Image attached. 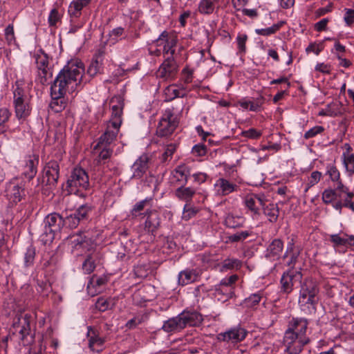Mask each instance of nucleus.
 I'll return each instance as SVG.
<instances>
[{
	"label": "nucleus",
	"instance_id": "1",
	"mask_svg": "<svg viewBox=\"0 0 354 354\" xmlns=\"http://www.w3.org/2000/svg\"><path fill=\"white\" fill-rule=\"evenodd\" d=\"M84 69L83 63L79 60H71L60 71L50 86V91H54L55 95H65L71 86L77 85L82 79V73Z\"/></svg>",
	"mask_w": 354,
	"mask_h": 354
},
{
	"label": "nucleus",
	"instance_id": "2",
	"mask_svg": "<svg viewBox=\"0 0 354 354\" xmlns=\"http://www.w3.org/2000/svg\"><path fill=\"white\" fill-rule=\"evenodd\" d=\"M203 322V317L199 312L185 309L177 316L165 321L161 329L165 333H179L187 326H199Z\"/></svg>",
	"mask_w": 354,
	"mask_h": 354
},
{
	"label": "nucleus",
	"instance_id": "3",
	"mask_svg": "<svg viewBox=\"0 0 354 354\" xmlns=\"http://www.w3.org/2000/svg\"><path fill=\"white\" fill-rule=\"evenodd\" d=\"M73 247L75 250L85 249L89 253L86 255L82 263V269L86 274L93 272L96 264L100 263L102 258L100 252L96 250V246L91 238L82 234H76L71 236Z\"/></svg>",
	"mask_w": 354,
	"mask_h": 354
},
{
	"label": "nucleus",
	"instance_id": "4",
	"mask_svg": "<svg viewBox=\"0 0 354 354\" xmlns=\"http://www.w3.org/2000/svg\"><path fill=\"white\" fill-rule=\"evenodd\" d=\"M30 319L31 315L28 313H18L13 318L10 328L12 336L24 346L31 344L34 339V333L30 327Z\"/></svg>",
	"mask_w": 354,
	"mask_h": 354
},
{
	"label": "nucleus",
	"instance_id": "5",
	"mask_svg": "<svg viewBox=\"0 0 354 354\" xmlns=\"http://www.w3.org/2000/svg\"><path fill=\"white\" fill-rule=\"evenodd\" d=\"M308 322L306 319L293 318L288 325L283 338V342H287V337L292 340V343L299 344H308L310 342L309 337L306 336Z\"/></svg>",
	"mask_w": 354,
	"mask_h": 354
},
{
	"label": "nucleus",
	"instance_id": "6",
	"mask_svg": "<svg viewBox=\"0 0 354 354\" xmlns=\"http://www.w3.org/2000/svg\"><path fill=\"white\" fill-rule=\"evenodd\" d=\"M301 283L299 304L301 306H308V308L310 306L315 311V306L318 302L317 295L319 292L317 282L312 278H306Z\"/></svg>",
	"mask_w": 354,
	"mask_h": 354
},
{
	"label": "nucleus",
	"instance_id": "7",
	"mask_svg": "<svg viewBox=\"0 0 354 354\" xmlns=\"http://www.w3.org/2000/svg\"><path fill=\"white\" fill-rule=\"evenodd\" d=\"M89 186V178L86 170L82 167L74 168L66 181L68 192L75 194L82 189L86 190Z\"/></svg>",
	"mask_w": 354,
	"mask_h": 354
},
{
	"label": "nucleus",
	"instance_id": "8",
	"mask_svg": "<svg viewBox=\"0 0 354 354\" xmlns=\"http://www.w3.org/2000/svg\"><path fill=\"white\" fill-rule=\"evenodd\" d=\"M178 124L179 120L178 116L174 115V109H167L158 122L156 135L158 137L167 138L174 133Z\"/></svg>",
	"mask_w": 354,
	"mask_h": 354
},
{
	"label": "nucleus",
	"instance_id": "9",
	"mask_svg": "<svg viewBox=\"0 0 354 354\" xmlns=\"http://www.w3.org/2000/svg\"><path fill=\"white\" fill-rule=\"evenodd\" d=\"M44 223V232L42 234L43 241L45 243L52 242L56 234L59 233L64 225V218L58 213L53 212L46 216Z\"/></svg>",
	"mask_w": 354,
	"mask_h": 354
},
{
	"label": "nucleus",
	"instance_id": "10",
	"mask_svg": "<svg viewBox=\"0 0 354 354\" xmlns=\"http://www.w3.org/2000/svg\"><path fill=\"white\" fill-rule=\"evenodd\" d=\"M13 94L15 115L19 120L23 122L30 116L32 107L29 100L25 97L23 88L17 86Z\"/></svg>",
	"mask_w": 354,
	"mask_h": 354
},
{
	"label": "nucleus",
	"instance_id": "11",
	"mask_svg": "<svg viewBox=\"0 0 354 354\" xmlns=\"http://www.w3.org/2000/svg\"><path fill=\"white\" fill-rule=\"evenodd\" d=\"M6 196L8 200V205L10 207L17 205L19 203L26 199V191L25 183L13 179L7 185Z\"/></svg>",
	"mask_w": 354,
	"mask_h": 354
},
{
	"label": "nucleus",
	"instance_id": "12",
	"mask_svg": "<svg viewBox=\"0 0 354 354\" xmlns=\"http://www.w3.org/2000/svg\"><path fill=\"white\" fill-rule=\"evenodd\" d=\"M302 274L299 271L289 269L284 272L280 279L281 292L288 295L292 290L295 281H301Z\"/></svg>",
	"mask_w": 354,
	"mask_h": 354
},
{
	"label": "nucleus",
	"instance_id": "13",
	"mask_svg": "<svg viewBox=\"0 0 354 354\" xmlns=\"http://www.w3.org/2000/svg\"><path fill=\"white\" fill-rule=\"evenodd\" d=\"M38 164L39 156L37 155L32 154L26 157L21 166V177L28 181L32 180L37 174Z\"/></svg>",
	"mask_w": 354,
	"mask_h": 354
},
{
	"label": "nucleus",
	"instance_id": "14",
	"mask_svg": "<svg viewBox=\"0 0 354 354\" xmlns=\"http://www.w3.org/2000/svg\"><path fill=\"white\" fill-rule=\"evenodd\" d=\"M178 65L174 57H167L160 66L157 76L165 80L173 79L178 71Z\"/></svg>",
	"mask_w": 354,
	"mask_h": 354
},
{
	"label": "nucleus",
	"instance_id": "15",
	"mask_svg": "<svg viewBox=\"0 0 354 354\" xmlns=\"http://www.w3.org/2000/svg\"><path fill=\"white\" fill-rule=\"evenodd\" d=\"M59 176V165L55 160L46 163L44 169L43 183L50 186H55Z\"/></svg>",
	"mask_w": 354,
	"mask_h": 354
},
{
	"label": "nucleus",
	"instance_id": "16",
	"mask_svg": "<svg viewBox=\"0 0 354 354\" xmlns=\"http://www.w3.org/2000/svg\"><path fill=\"white\" fill-rule=\"evenodd\" d=\"M145 216L147 217L144 223L145 231L155 236L160 225L159 213L155 209H147L145 212Z\"/></svg>",
	"mask_w": 354,
	"mask_h": 354
},
{
	"label": "nucleus",
	"instance_id": "17",
	"mask_svg": "<svg viewBox=\"0 0 354 354\" xmlns=\"http://www.w3.org/2000/svg\"><path fill=\"white\" fill-rule=\"evenodd\" d=\"M248 331L241 326H236L220 333L219 339L224 342L238 343L243 341L247 336Z\"/></svg>",
	"mask_w": 354,
	"mask_h": 354
},
{
	"label": "nucleus",
	"instance_id": "18",
	"mask_svg": "<svg viewBox=\"0 0 354 354\" xmlns=\"http://www.w3.org/2000/svg\"><path fill=\"white\" fill-rule=\"evenodd\" d=\"M265 197L263 195L249 194L244 198L245 207L254 216L260 215V208L265 206Z\"/></svg>",
	"mask_w": 354,
	"mask_h": 354
},
{
	"label": "nucleus",
	"instance_id": "19",
	"mask_svg": "<svg viewBox=\"0 0 354 354\" xmlns=\"http://www.w3.org/2000/svg\"><path fill=\"white\" fill-rule=\"evenodd\" d=\"M214 188L216 195L224 196L238 191L239 186L224 178H219L214 184Z\"/></svg>",
	"mask_w": 354,
	"mask_h": 354
},
{
	"label": "nucleus",
	"instance_id": "20",
	"mask_svg": "<svg viewBox=\"0 0 354 354\" xmlns=\"http://www.w3.org/2000/svg\"><path fill=\"white\" fill-rule=\"evenodd\" d=\"M238 276L236 274H232L229 277L223 279L220 283L218 285V287L215 289V295L218 297L219 300L226 301L229 298L232 297V290L230 289L228 292L224 293L223 289L221 288L223 286L229 287L234 284L238 280Z\"/></svg>",
	"mask_w": 354,
	"mask_h": 354
},
{
	"label": "nucleus",
	"instance_id": "21",
	"mask_svg": "<svg viewBox=\"0 0 354 354\" xmlns=\"http://www.w3.org/2000/svg\"><path fill=\"white\" fill-rule=\"evenodd\" d=\"M119 130L120 127H113V124L107 123L106 129L104 133L99 138L98 142L94 147V149H97V148L100 146H109L115 140Z\"/></svg>",
	"mask_w": 354,
	"mask_h": 354
},
{
	"label": "nucleus",
	"instance_id": "22",
	"mask_svg": "<svg viewBox=\"0 0 354 354\" xmlns=\"http://www.w3.org/2000/svg\"><path fill=\"white\" fill-rule=\"evenodd\" d=\"M149 157L146 154L142 155L133 165V178L139 179L143 176L149 168Z\"/></svg>",
	"mask_w": 354,
	"mask_h": 354
},
{
	"label": "nucleus",
	"instance_id": "23",
	"mask_svg": "<svg viewBox=\"0 0 354 354\" xmlns=\"http://www.w3.org/2000/svg\"><path fill=\"white\" fill-rule=\"evenodd\" d=\"M283 249V241L279 239H275L267 248L266 257L273 261L277 260L280 258Z\"/></svg>",
	"mask_w": 354,
	"mask_h": 354
},
{
	"label": "nucleus",
	"instance_id": "24",
	"mask_svg": "<svg viewBox=\"0 0 354 354\" xmlns=\"http://www.w3.org/2000/svg\"><path fill=\"white\" fill-rule=\"evenodd\" d=\"M199 277L198 272L194 269H186L179 272L178 284L185 286L196 281Z\"/></svg>",
	"mask_w": 354,
	"mask_h": 354
},
{
	"label": "nucleus",
	"instance_id": "25",
	"mask_svg": "<svg viewBox=\"0 0 354 354\" xmlns=\"http://www.w3.org/2000/svg\"><path fill=\"white\" fill-rule=\"evenodd\" d=\"M52 100L49 107L55 113L62 112L66 106V102L64 98V95H55L53 91H50Z\"/></svg>",
	"mask_w": 354,
	"mask_h": 354
},
{
	"label": "nucleus",
	"instance_id": "26",
	"mask_svg": "<svg viewBox=\"0 0 354 354\" xmlns=\"http://www.w3.org/2000/svg\"><path fill=\"white\" fill-rule=\"evenodd\" d=\"M266 201H265V206L261 207L263 210V214L268 216L270 222L275 223L278 219L279 214L277 205L273 203L266 205Z\"/></svg>",
	"mask_w": 354,
	"mask_h": 354
},
{
	"label": "nucleus",
	"instance_id": "27",
	"mask_svg": "<svg viewBox=\"0 0 354 354\" xmlns=\"http://www.w3.org/2000/svg\"><path fill=\"white\" fill-rule=\"evenodd\" d=\"M196 194V190L192 187H186L184 185H181L175 192V195L180 200L187 202L192 200V197Z\"/></svg>",
	"mask_w": 354,
	"mask_h": 354
},
{
	"label": "nucleus",
	"instance_id": "28",
	"mask_svg": "<svg viewBox=\"0 0 354 354\" xmlns=\"http://www.w3.org/2000/svg\"><path fill=\"white\" fill-rule=\"evenodd\" d=\"M188 169L185 165L178 166L172 172V178L181 185H185L187 182Z\"/></svg>",
	"mask_w": 354,
	"mask_h": 354
},
{
	"label": "nucleus",
	"instance_id": "29",
	"mask_svg": "<svg viewBox=\"0 0 354 354\" xmlns=\"http://www.w3.org/2000/svg\"><path fill=\"white\" fill-rule=\"evenodd\" d=\"M245 218L242 216L228 214L225 218L224 223L229 228H239L243 226Z\"/></svg>",
	"mask_w": 354,
	"mask_h": 354
},
{
	"label": "nucleus",
	"instance_id": "30",
	"mask_svg": "<svg viewBox=\"0 0 354 354\" xmlns=\"http://www.w3.org/2000/svg\"><path fill=\"white\" fill-rule=\"evenodd\" d=\"M91 1V0L73 1L69 6V13L71 14V15H73L76 17L80 16L81 10L83 9V8L88 5Z\"/></svg>",
	"mask_w": 354,
	"mask_h": 354
},
{
	"label": "nucleus",
	"instance_id": "31",
	"mask_svg": "<svg viewBox=\"0 0 354 354\" xmlns=\"http://www.w3.org/2000/svg\"><path fill=\"white\" fill-rule=\"evenodd\" d=\"M93 335L88 339V346L93 351L99 353L102 351L105 340L96 335L94 331H93Z\"/></svg>",
	"mask_w": 354,
	"mask_h": 354
},
{
	"label": "nucleus",
	"instance_id": "32",
	"mask_svg": "<svg viewBox=\"0 0 354 354\" xmlns=\"http://www.w3.org/2000/svg\"><path fill=\"white\" fill-rule=\"evenodd\" d=\"M151 202H152V198H146L144 200H142L138 203H136L132 209L131 210V214L133 217H137L140 215H145L144 214L140 213L141 211H142L145 207L149 206L151 207Z\"/></svg>",
	"mask_w": 354,
	"mask_h": 354
},
{
	"label": "nucleus",
	"instance_id": "33",
	"mask_svg": "<svg viewBox=\"0 0 354 354\" xmlns=\"http://www.w3.org/2000/svg\"><path fill=\"white\" fill-rule=\"evenodd\" d=\"M93 210L92 205L84 204L80 206L73 214V216L78 218L79 223L86 221L88 218V214Z\"/></svg>",
	"mask_w": 354,
	"mask_h": 354
},
{
	"label": "nucleus",
	"instance_id": "34",
	"mask_svg": "<svg viewBox=\"0 0 354 354\" xmlns=\"http://www.w3.org/2000/svg\"><path fill=\"white\" fill-rule=\"evenodd\" d=\"M218 0H201L198 10L203 15H210L214 10V3Z\"/></svg>",
	"mask_w": 354,
	"mask_h": 354
},
{
	"label": "nucleus",
	"instance_id": "35",
	"mask_svg": "<svg viewBox=\"0 0 354 354\" xmlns=\"http://www.w3.org/2000/svg\"><path fill=\"white\" fill-rule=\"evenodd\" d=\"M148 318L149 316L147 313L138 314L133 317L132 319H129L125 326L128 329H134L138 325L142 324V323L147 321Z\"/></svg>",
	"mask_w": 354,
	"mask_h": 354
},
{
	"label": "nucleus",
	"instance_id": "36",
	"mask_svg": "<svg viewBox=\"0 0 354 354\" xmlns=\"http://www.w3.org/2000/svg\"><path fill=\"white\" fill-rule=\"evenodd\" d=\"M177 39L173 35H170L167 40H165V44L163 47V54L170 55V57H173L174 54L175 53L174 47L176 46Z\"/></svg>",
	"mask_w": 354,
	"mask_h": 354
},
{
	"label": "nucleus",
	"instance_id": "37",
	"mask_svg": "<svg viewBox=\"0 0 354 354\" xmlns=\"http://www.w3.org/2000/svg\"><path fill=\"white\" fill-rule=\"evenodd\" d=\"M292 342V340H291L290 336H288L287 337V342H284V345L286 346L285 352L287 353V354H301L304 345Z\"/></svg>",
	"mask_w": 354,
	"mask_h": 354
},
{
	"label": "nucleus",
	"instance_id": "38",
	"mask_svg": "<svg viewBox=\"0 0 354 354\" xmlns=\"http://www.w3.org/2000/svg\"><path fill=\"white\" fill-rule=\"evenodd\" d=\"M325 175L328 176L332 182L337 181L341 178L340 172L335 163H328L326 165Z\"/></svg>",
	"mask_w": 354,
	"mask_h": 354
},
{
	"label": "nucleus",
	"instance_id": "39",
	"mask_svg": "<svg viewBox=\"0 0 354 354\" xmlns=\"http://www.w3.org/2000/svg\"><path fill=\"white\" fill-rule=\"evenodd\" d=\"M342 163L348 175H354V154L342 155Z\"/></svg>",
	"mask_w": 354,
	"mask_h": 354
},
{
	"label": "nucleus",
	"instance_id": "40",
	"mask_svg": "<svg viewBox=\"0 0 354 354\" xmlns=\"http://www.w3.org/2000/svg\"><path fill=\"white\" fill-rule=\"evenodd\" d=\"M11 116L10 111L7 108L0 109V134L7 131L6 122Z\"/></svg>",
	"mask_w": 354,
	"mask_h": 354
},
{
	"label": "nucleus",
	"instance_id": "41",
	"mask_svg": "<svg viewBox=\"0 0 354 354\" xmlns=\"http://www.w3.org/2000/svg\"><path fill=\"white\" fill-rule=\"evenodd\" d=\"M262 299V293L259 292L257 293L252 294L248 297L243 300V305L247 308H254L257 306Z\"/></svg>",
	"mask_w": 354,
	"mask_h": 354
},
{
	"label": "nucleus",
	"instance_id": "42",
	"mask_svg": "<svg viewBox=\"0 0 354 354\" xmlns=\"http://www.w3.org/2000/svg\"><path fill=\"white\" fill-rule=\"evenodd\" d=\"M252 234V232L248 230L237 232L235 234H231L227 237V241L230 243L243 242L248 239Z\"/></svg>",
	"mask_w": 354,
	"mask_h": 354
},
{
	"label": "nucleus",
	"instance_id": "43",
	"mask_svg": "<svg viewBox=\"0 0 354 354\" xmlns=\"http://www.w3.org/2000/svg\"><path fill=\"white\" fill-rule=\"evenodd\" d=\"M35 254V248L32 245H29L24 254V266L26 267H30L34 264Z\"/></svg>",
	"mask_w": 354,
	"mask_h": 354
},
{
	"label": "nucleus",
	"instance_id": "44",
	"mask_svg": "<svg viewBox=\"0 0 354 354\" xmlns=\"http://www.w3.org/2000/svg\"><path fill=\"white\" fill-rule=\"evenodd\" d=\"M283 24L284 21H280L269 28L257 29L255 32L259 35L268 36L277 32Z\"/></svg>",
	"mask_w": 354,
	"mask_h": 354
},
{
	"label": "nucleus",
	"instance_id": "45",
	"mask_svg": "<svg viewBox=\"0 0 354 354\" xmlns=\"http://www.w3.org/2000/svg\"><path fill=\"white\" fill-rule=\"evenodd\" d=\"M242 266V262L237 259H226L222 263L221 270L225 271L232 269H239Z\"/></svg>",
	"mask_w": 354,
	"mask_h": 354
},
{
	"label": "nucleus",
	"instance_id": "46",
	"mask_svg": "<svg viewBox=\"0 0 354 354\" xmlns=\"http://www.w3.org/2000/svg\"><path fill=\"white\" fill-rule=\"evenodd\" d=\"M102 60L97 59H93L87 68V74L91 77H93L97 73H100L102 68Z\"/></svg>",
	"mask_w": 354,
	"mask_h": 354
},
{
	"label": "nucleus",
	"instance_id": "47",
	"mask_svg": "<svg viewBox=\"0 0 354 354\" xmlns=\"http://www.w3.org/2000/svg\"><path fill=\"white\" fill-rule=\"evenodd\" d=\"M53 76V73L50 68H44L38 69V80L41 84H48V80Z\"/></svg>",
	"mask_w": 354,
	"mask_h": 354
},
{
	"label": "nucleus",
	"instance_id": "48",
	"mask_svg": "<svg viewBox=\"0 0 354 354\" xmlns=\"http://www.w3.org/2000/svg\"><path fill=\"white\" fill-rule=\"evenodd\" d=\"M124 34V29L122 27H117L113 28L109 33V41L112 44H115L121 39L122 37Z\"/></svg>",
	"mask_w": 354,
	"mask_h": 354
},
{
	"label": "nucleus",
	"instance_id": "49",
	"mask_svg": "<svg viewBox=\"0 0 354 354\" xmlns=\"http://www.w3.org/2000/svg\"><path fill=\"white\" fill-rule=\"evenodd\" d=\"M109 104L111 111H123L124 98L121 95H115L111 99Z\"/></svg>",
	"mask_w": 354,
	"mask_h": 354
},
{
	"label": "nucleus",
	"instance_id": "50",
	"mask_svg": "<svg viewBox=\"0 0 354 354\" xmlns=\"http://www.w3.org/2000/svg\"><path fill=\"white\" fill-rule=\"evenodd\" d=\"M322 176V174L318 171H314L310 174V176L308 178L306 187L305 192H307L310 187L317 184Z\"/></svg>",
	"mask_w": 354,
	"mask_h": 354
},
{
	"label": "nucleus",
	"instance_id": "51",
	"mask_svg": "<svg viewBox=\"0 0 354 354\" xmlns=\"http://www.w3.org/2000/svg\"><path fill=\"white\" fill-rule=\"evenodd\" d=\"M41 266L43 270H46L48 272H53L56 268V260L53 257L48 259L44 258L41 263Z\"/></svg>",
	"mask_w": 354,
	"mask_h": 354
},
{
	"label": "nucleus",
	"instance_id": "52",
	"mask_svg": "<svg viewBox=\"0 0 354 354\" xmlns=\"http://www.w3.org/2000/svg\"><path fill=\"white\" fill-rule=\"evenodd\" d=\"M41 55H37L36 57V63L38 69L44 68H49V58L47 54H46L43 50H40Z\"/></svg>",
	"mask_w": 354,
	"mask_h": 354
},
{
	"label": "nucleus",
	"instance_id": "53",
	"mask_svg": "<svg viewBox=\"0 0 354 354\" xmlns=\"http://www.w3.org/2000/svg\"><path fill=\"white\" fill-rule=\"evenodd\" d=\"M167 93L171 95V100L176 97H184L187 93L185 88H176L175 86H169L167 88Z\"/></svg>",
	"mask_w": 354,
	"mask_h": 354
},
{
	"label": "nucleus",
	"instance_id": "54",
	"mask_svg": "<svg viewBox=\"0 0 354 354\" xmlns=\"http://www.w3.org/2000/svg\"><path fill=\"white\" fill-rule=\"evenodd\" d=\"M122 112L123 111H111V118L108 123L113 124V127L115 126L120 128Z\"/></svg>",
	"mask_w": 354,
	"mask_h": 354
},
{
	"label": "nucleus",
	"instance_id": "55",
	"mask_svg": "<svg viewBox=\"0 0 354 354\" xmlns=\"http://www.w3.org/2000/svg\"><path fill=\"white\" fill-rule=\"evenodd\" d=\"M344 194L345 196L342 198L344 207L349 208L354 212V201L353 200L354 198V193L348 191Z\"/></svg>",
	"mask_w": 354,
	"mask_h": 354
},
{
	"label": "nucleus",
	"instance_id": "56",
	"mask_svg": "<svg viewBox=\"0 0 354 354\" xmlns=\"http://www.w3.org/2000/svg\"><path fill=\"white\" fill-rule=\"evenodd\" d=\"M335 192L331 189H326L322 193V201L325 204L332 203L335 201Z\"/></svg>",
	"mask_w": 354,
	"mask_h": 354
},
{
	"label": "nucleus",
	"instance_id": "57",
	"mask_svg": "<svg viewBox=\"0 0 354 354\" xmlns=\"http://www.w3.org/2000/svg\"><path fill=\"white\" fill-rule=\"evenodd\" d=\"M134 274L137 278L144 279L149 274V269L146 265H138L134 267Z\"/></svg>",
	"mask_w": 354,
	"mask_h": 354
},
{
	"label": "nucleus",
	"instance_id": "58",
	"mask_svg": "<svg viewBox=\"0 0 354 354\" xmlns=\"http://www.w3.org/2000/svg\"><path fill=\"white\" fill-rule=\"evenodd\" d=\"M101 149L99 155H98V162L100 163L101 160H105L109 158L112 153L113 150L108 147V146L104 145L98 147L97 149Z\"/></svg>",
	"mask_w": 354,
	"mask_h": 354
},
{
	"label": "nucleus",
	"instance_id": "59",
	"mask_svg": "<svg viewBox=\"0 0 354 354\" xmlns=\"http://www.w3.org/2000/svg\"><path fill=\"white\" fill-rule=\"evenodd\" d=\"M324 131L322 126H315L307 131L304 136L306 140L315 137L317 135L322 133Z\"/></svg>",
	"mask_w": 354,
	"mask_h": 354
},
{
	"label": "nucleus",
	"instance_id": "60",
	"mask_svg": "<svg viewBox=\"0 0 354 354\" xmlns=\"http://www.w3.org/2000/svg\"><path fill=\"white\" fill-rule=\"evenodd\" d=\"M176 146L174 144L168 145L165 149V152L162 154L161 162H167L169 158L171 157L173 153L176 151Z\"/></svg>",
	"mask_w": 354,
	"mask_h": 354
},
{
	"label": "nucleus",
	"instance_id": "61",
	"mask_svg": "<svg viewBox=\"0 0 354 354\" xmlns=\"http://www.w3.org/2000/svg\"><path fill=\"white\" fill-rule=\"evenodd\" d=\"M64 225H66L70 229L76 228L80 224L78 218L73 216V214H70L69 216H67L65 218V219H64Z\"/></svg>",
	"mask_w": 354,
	"mask_h": 354
},
{
	"label": "nucleus",
	"instance_id": "62",
	"mask_svg": "<svg viewBox=\"0 0 354 354\" xmlns=\"http://www.w3.org/2000/svg\"><path fill=\"white\" fill-rule=\"evenodd\" d=\"M247 39H248V36L246 35H239L236 37L239 53L241 54L245 53V50H246L245 43H246Z\"/></svg>",
	"mask_w": 354,
	"mask_h": 354
},
{
	"label": "nucleus",
	"instance_id": "63",
	"mask_svg": "<svg viewBox=\"0 0 354 354\" xmlns=\"http://www.w3.org/2000/svg\"><path fill=\"white\" fill-rule=\"evenodd\" d=\"M330 241L333 243L334 247L345 246L347 243L344 237H341L338 234H331Z\"/></svg>",
	"mask_w": 354,
	"mask_h": 354
},
{
	"label": "nucleus",
	"instance_id": "64",
	"mask_svg": "<svg viewBox=\"0 0 354 354\" xmlns=\"http://www.w3.org/2000/svg\"><path fill=\"white\" fill-rule=\"evenodd\" d=\"M344 12V21L348 26H351L354 23V8H345Z\"/></svg>",
	"mask_w": 354,
	"mask_h": 354
}]
</instances>
